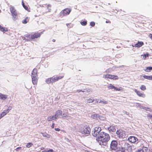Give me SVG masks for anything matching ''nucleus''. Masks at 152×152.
Listing matches in <instances>:
<instances>
[{"instance_id": "1", "label": "nucleus", "mask_w": 152, "mask_h": 152, "mask_svg": "<svg viewBox=\"0 0 152 152\" xmlns=\"http://www.w3.org/2000/svg\"><path fill=\"white\" fill-rule=\"evenodd\" d=\"M110 139L109 135L102 132L100 133L99 136L96 138V140L101 145L104 146L107 145Z\"/></svg>"}, {"instance_id": "2", "label": "nucleus", "mask_w": 152, "mask_h": 152, "mask_svg": "<svg viewBox=\"0 0 152 152\" xmlns=\"http://www.w3.org/2000/svg\"><path fill=\"white\" fill-rule=\"evenodd\" d=\"M64 77V75L56 76V77L53 76L45 80V82L48 84H53V83L58 81L63 78Z\"/></svg>"}, {"instance_id": "3", "label": "nucleus", "mask_w": 152, "mask_h": 152, "mask_svg": "<svg viewBox=\"0 0 152 152\" xmlns=\"http://www.w3.org/2000/svg\"><path fill=\"white\" fill-rule=\"evenodd\" d=\"M122 152H131L132 151V145L128 142H124L123 145H122Z\"/></svg>"}, {"instance_id": "4", "label": "nucleus", "mask_w": 152, "mask_h": 152, "mask_svg": "<svg viewBox=\"0 0 152 152\" xmlns=\"http://www.w3.org/2000/svg\"><path fill=\"white\" fill-rule=\"evenodd\" d=\"M119 141L115 140V152H122V145Z\"/></svg>"}, {"instance_id": "5", "label": "nucleus", "mask_w": 152, "mask_h": 152, "mask_svg": "<svg viewBox=\"0 0 152 152\" xmlns=\"http://www.w3.org/2000/svg\"><path fill=\"white\" fill-rule=\"evenodd\" d=\"M128 141L129 142L132 143L137 144L139 142V140L135 136H130L128 137L126 141Z\"/></svg>"}, {"instance_id": "6", "label": "nucleus", "mask_w": 152, "mask_h": 152, "mask_svg": "<svg viewBox=\"0 0 152 152\" xmlns=\"http://www.w3.org/2000/svg\"><path fill=\"white\" fill-rule=\"evenodd\" d=\"M10 11L12 15L14 20H15L17 17V14L16 10L13 7H11L10 8Z\"/></svg>"}, {"instance_id": "7", "label": "nucleus", "mask_w": 152, "mask_h": 152, "mask_svg": "<svg viewBox=\"0 0 152 152\" xmlns=\"http://www.w3.org/2000/svg\"><path fill=\"white\" fill-rule=\"evenodd\" d=\"M71 11V10L68 8L62 10L60 12L61 16H63L68 15Z\"/></svg>"}, {"instance_id": "8", "label": "nucleus", "mask_w": 152, "mask_h": 152, "mask_svg": "<svg viewBox=\"0 0 152 152\" xmlns=\"http://www.w3.org/2000/svg\"><path fill=\"white\" fill-rule=\"evenodd\" d=\"M80 132L83 134H88L90 132V129L89 128H88L86 126H84L80 130Z\"/></svg>"}, {"instance_id": "9", "label": "nucleus", "mask_w": 152, "mask_h": 152, "mask_svg": "<svg viewBox=\"0 0 152 152\" xmlns=\"http://www.w3.org/2000/svg\"><path fill=\"white\" fill-rule=\"evenodd\" d=\"M101 130V127H96L95 128L94 131L92 132V134L94 136H96L99 134Z\"/></svg>"}, {"instance_id": "10", "label": "nucleus", "mask_w": 152, "mask_h": 152, "mask_svg": "<svg viewBox=\"0 0 152 152\" xmlns=\"http://www.w3.org/2000/svg\"><path fill=\"white\" fill-rule=\"evenodd\" d=\"M43 33L42 32L41 33L35 32L31 34L32 40L39 38L40 37L41 35Z\"/></svg>"}, {"instance_id": "11", "label": "nucleus", "mask_w": 152, "mask_h": 152, "mask_svg": "<svg viewBox=\"0 0 152 152\" xmlns=\"http://www.w3.org/2000/svg\"><path fill=\"white\" fill-rule=\"evenodd\" d=\"M31 34H26L24 37H23L22 39L23 40H26L27 41H31L32 40Z\"/></svg>"}, {"instance_id": "12", "label": "nucleus", "mask_w": 152, "mask_h": 152, "mask_svg": "<svg viewBox=\"0 0 152 152\" xmlns=\"http://www.w3.org/2000/svg\"><path fill=\"white\" fill-rule=\"evenodd\" d=\"M99 100L98 99H94L93 97H91L86 100L87 103H90L94 102V104L98 103Z\"/></svg>"}, {"instance_id": "13", "label": "nucleus", "mask_w": 152, "mask_h": 152, "mask_svg": "<svg viewBox=\"0 0 152 152\" xmlns=\"http://www.w3.org/2000/svg\"><path fill=\"white\" fill-rule=\"evenodd\" d=\"M136 151L137 152H151L147 147L144 146L142 147L141 149L140 148L139 149H138Z\"/></svg>"}, {"instance_id": "14", "label": "nucleus", "mask_w": 152, "mask_h": 152, "mask_svg": "<svg viewBox=\"0 0 152 152\" xmlns=\"http://www.w3.org/2000/svg\"><path fill=\"white\" fill-rule=\"evenodd\" d=\"M123 131L121 129L117 130L116 132L117 136L119 138L123 137Z\"/></svg>"}, {"instance_id": "15", "label": "nucleus", "mask_w": 152, "mask_h": 152, "mask_svg": "<svg viewBox=\"0 0 152 152\" xmlns=\"http://www.w3.org/2000/svg\"><path fill=\"white\" fill-rule=\"evenodd\" d=\"M137 104H138V106L140 108L143 109L146 111H149L150 112L152 111V110L150 108L148 107H144L143 106L141 105L140 103H137Z\"/></svg>"}, {"instance_id": "16", "label": "nucleus", "mask_w": 152, "mask_h": 152, "mask_svg": "<svg viewBox=\"0 0 152 152\" xmlns=\"http://www.w3.org/2000/svg\"><path fill=\"white\" fill-rule=\"evenodd\" d=\"M144 44V43L143 42L138 41L135 44L134 46L135 48H139L141 47Z\"/></svg>"}, {"instance_id": "17", "label": "nucleus", "mask_w": 152, "mask_h": 152, "mask_svg": "<svg viewBox=\"0 0 152 152\" xmlns=\"http://www.w3.org/2000/svg\"><path fill=\"white\" fill-rule=\"evenodd\" d=\"M62 113V111L61 110H58L56 112V113L54 116L56 119L59 117L60 115H61Z\"/></svg>"}, {"instance_id": "18", "label": "nucleus", "mask_w": 152, "mask_h": 152, "mask_svg": "<svg viewBox=\"0 0 152 152\" xmlns=\"http://www.w3.org/2000/svg\"><path fill=\"white\" fill-rule=\"evenodd\" d=\"M37 69L34 68L33 70L32 73H31V77H37Z\"/></svg>"}, {"instance_id": "19", "label": "nucleus", "mask_w": 152, "mask_h": 152, "mask_svg": "<svg viewBox=\"0 0 152 152\" xmlns=\"http://www.w3.org/2000/svg\"><path fill=\"white\" fill-rule=\"evenodd\" d=\"M32 83L34 85H37L38 82V79L37 77H31Z\"/></svg>"}, {"instance_id": "20", "label": "nucleus", "mask_w": 152, "mask_h": 152, "mask_svg": "<svg viewBox=\"0 0 152 152\" xmlns=\"http://www.w3.org/2000/svg\"><path fill=\"white\" fill-rule=\"evenodd\" d=\"M115 90L119 91H124V88L121 87H119L118 88L115 86Z\"/></svg>"}, {"instance_id": "21", "label": "nucleus", "mask_w": 152, "mask_h": 152, "mask_svg": "<svg viewBox=\"0 0 152 152\" xmlns=\"http://www.w3.org/2000/svg\"><path fill=\"white\" fill-rule=\"evenodd\" d=\"M0 31L4 33L8 31V30L7 28L3 27L0 25Z\"/></svg>"}, {"instance_id": "22", "label": "nucleus", "mask_w": 152, "mask_h": 152, "mask_svg": "<svg viewBox=\"0 0 152 152\" xmlns=\"http://www.w3.org/2000/svg\"><path fill=\"white\" fill-rule=\"evenodd\" d=\"M7 95H4L0 93V99L3 100H5L7 99Z\"/></svg>"}, {"instance_id": "23", "label": "nucleus", "mask_w": 152, "mask_h": 152, "mask_svg": "<svg viewBox=\"0 0 152 152\" xmlns=\"http://www.w3.org/2000/svg\"><path fill=\"white\" fill-rule=\"evenodd\" d=\"M56 119V118L54 115L49 116L47 118V120L48 121H50Z\"/></svg>"}, {"instance_id": "24", "label": "nucleus", "mask_w": 152, "mask_h": 152, "mask_svg": "<svg viewBox=\"0 0 152 152\" xmlns=\"http://www.w3.org/2000/svg\"><path fill=\"white\" fill-rule=\"evenodd\" d=\"M22 6L23 8L26 10H27L29 12L30 11V8H29L27 6H25L24 4V3L23 1H22Z\"/></svg>"}, {"instance_id": "25", "label": "nucleus", "mask_w": 152, "mask_h": 152, "mask_svg": "<svg viewBox=\"0 0 152 152\" xmlns=\"http://www.w3.org/2000/svg\"><path fill=\"white\" fill-rule=\"evenodd\" d=\"M29 18L28 17H26L22 20V23L24 24H26L29 21Z\"/></svg>"}, {"instance_id": "26", "label": "nucleus", "mask_w": 152, "mask_h": 152, "mask_svg": "<svg viewBox=\"0 0 152 152\" xmlns=\"http://www.w3.org/2000/svg\"><path fill=\"white\" fill-rule=\"evenodd\" d=\"M42 136L45 137H46L47 138H50V135L48 134L46 132L45 133H41Z\"/></svg>"}, {"instance_id": "27", "label": "nucleus", "mask_w": 152, "mask_h": 152, "mask_svg": "<svg viewBox=\"0 0 152 152\" xmlns=\"http://www.w3.org/2000/svg\"><path fill=\"white\" fill-rule=\"evenodd\" d=\"M152 70L151 66H147L146 67V69H144V71L147 72H150Z\"/></svg>"}, {"instance_id": "28", "label": "nucleus", "mask_w": 152, "mask_h": 152, "mask_svg": "<svg viewBox=\"0 0 152 152\" xmlns=\"http://www.w3.org/2000/svg\"><path fill=\"white\" fill-rule=\"evenodd\" d=\"M150 56V54L148 53H144L141 55V56H143V58L144 59H145L146 58L148 57L149 56Z\"/></svg>"}, {"instance_id": "29", "label": "nucleus", "mask_w": 152, "mask_h": 152, "mask_svg": "<svg viewBox=\"0 0 152 152\" xmlns=\"http://www.w3.org/2000/svg\"><path fill=\"white\" fill-rule=\"evenodd\" d=\"M105 77L106 78L113 79L114 78V76L112 75L109 74H107L105 75Z\"/></svg>"}, {"instance_id": "30", "label": "nucleus", "mask_w": 152, "mask_h": 152, "mask_svg": "<svg viewBox=\"0 0 152 152\" xmlns=\"http://www.w3.org/2000/svg\"><path fill=\"white\" fill-rule=\"evenodd\" d=\"M108 130L110 132H113L114 130V126H110L108 128Z\"/></svg>"}, {"instance_id": "31", "label": "nucleus", "mask_w": 152, "mask_h": 152, "mask_svg": "<svg viewBox=\"0 0 152 152\" xmlns=\"http://www.w3.org/2000/svg\"><path fill=\"white\" fill-rule=\"evenodd\" d=\"M110 148L112 150H114V140L112 141L110 144Z\"/></svg>"}, {"instance_id": "32", "label": "nucleus", "mask_w": 152, "mask_h": 152, "mask_svg": "<svg viewBox=\"0 0 152 152\" xmlns=\"http://www.w3.org/2000/svg\"><path fill=\"white\" fill-rule=\"evenodd\" d=\"M98 103H102L104 104H106L108 103V102L107 101L103 99L102 100H100L99 102V101Z\"/></svg>"}, {"instance_id": "33", "label": "nucleus", "mask_w": 152, "mask_h": 152, "mask_svg": "<svg viewBox=\"0 0 152 152\" xmlns=\"http://www.w3.org/2000/svg\"><path fill=\"white\" fill-rule=\"evenodd\" d=\"M80 23L82 25L84 26L87 24V20H84L80 22Z\"/></svg>"}, {"instance_id": "34", "label": "nucleus", "mask_w": 152, "mask_h": 152, "mask_svg": "<svg viewBox=\"0 0 152 152\" xmlns=\"http://www.w3.org/2000/svg\"><path fill=\"white\" fill-rule=\"evenodd\" d=\"M8 113V110H4L1 114L2 115V116H4L5 115H6L7 113Z\"/></svg>"}, {"instance_id": "35", "label": "nucleus", "mask_w": 152, "mask_h": 152, "mask_svg": "<svg viewBox=\"0 0 152 152\" xmlns=\"http://www.w3.org/2000/svg\"><path fill=\"white\" fill-rule=\"evenodd\" d=\"M140 89L142 91H145L146 89V86L144 85H142L140 86Z\"/></svg>"}, {"instance_id": "36", "label": "nucleus", "mask_w": 152, "mask_h": 152, "mask_svg": "<svg viewBox=\"0 0 152 152\" xmlns=\"http://www.w3.org/2000/svg\"><path fill=\"white\" fill-rule=\"evenodd\" d=\"M143 77L145 79L150 80L151 75H144L143 76Z\"/></svg>"}, {"instance_id": "37", "label": "nucleus", "mask_w": 152, "mask_h": 152, "mask_svg": "<svg viewBox=\"0 0 152 152\" xmlns=\"http://www.w3.org/2000/svg\"><path fill=\"white\" fill-rule=\"evenodd\" d=\"M33 145V144L31 142H29L26 145V147L27 148H29L31 146Z\"/></svg>"}, {"instance_id": "38", "label": "nucleus", "mask_w": 152, "mask_h": 152, "mask_svg": "<svg viewBox=\"0 0 152 152\" xmlns=\"http://www.w3.org/2000/svg\"><path fill=\"white\" fill-rule=\"evenodd\" d=\"M134 91L136 93L138 96L140 93V91H139L137 90V89H134Z\"/></svg>"}, {"instance_id": "39", "label": "nucleus", "mask_w": 152, "mask_h": 152, "mask_svg": "<svg viewBox=\"0 0 152 152\" xmlns=\"http://www.w3.org/2000/svg\"><path fill=\"white\" fill-rule=\"evenodd\" d=\"M145 95L144 94L140 93V94L138 96L142 97H145Z\"/></svg>"}, {"instance_id": "40", "label": "nucleus", "mask_w": 152, "mask_h": 152, "mask_svg": "<svg viewBox=\"0 0 152 152\" xmlns=\"http://www.w3.org/2000/svg\"><path fill=\"white\" fill-rule=\"evenodd\" d=\"M90 25L92 27L94 26L95 25V22L93 21L91 22L90 23Z\"/></svg>"}, {"instance_id": "41", "label": "nucleus", "mask_w": 152, "mask_h": 152, "mask_svg": "<svg viewBox=\"0 0 152 152\" xmlns=\"http://www.w3.org/2000/svg\"><path fill=\"white\" fill-rule=\"evenodd\" d=\"M108 88L110 89H113L114 88V86L111 84H110V85L108 86Z\"/></svg>"}, {"instance_id": "42", "label": "nucleus", "mask_w": 152, "mask_h": 152, "mask_svg": "<svg viewBox=\"0 0 152 152\" xmlns=\"http://www.w3.org/2000/svg\"><path fill=\"white\" fill-rule=\"evenodd\" d=\"M124 67V65H121V66H116L115 65V69L116 68H121Z\"/></svg>"}, {"instance_id": "43", "label": "nucleus", "mask_w": 152, "mask_h": 152, "mask_svg": "<svg viewBox=\"0 0 152 152\" xmlns=\"http://www.w3.org/2000/svg\"><path fill=\"white\" fill-rule=\"evenodd\" d=\"M147 116L149 118V119H151L152 121V115L149 113L147 115Z\"/></svg>"}, {"instance_id": "44", "label": "nucleus", "mask_w": 152, "mask_h": 152, "mask_svg": "<svg viewBox=\"0 0 152 152\" xmlns=\"http://www.w3.org/2000/svg\"><path fill=\"white\" fill-rule=\"evenodd\" d=\"M66 26L68 27L71 28L73 26L72 24H71V23H67L66 24Z\"/></svg>"}, {"instance_id": "45", "label": "nucleus", "mask_w": 152, "mask_h": 152, "mask_svg": "<svg viewBox=\"0 0 152 152\" xmlns=\"http://www.w3.org/2000/svg\"><path fill=\"white\" fill-rule=\"evenodd\" d=\"M21 147H18V148H16L15 149V150H16V151H18V150H20V149H21Z\"/></svg>"}, {"instance_id": "46", "label": "nucleus", "mask_w": 152, "mask_h": 152, "mask_svg": "<svg viewBox=\"0 0 152 152\" xmlns=\"http://www.w3.org/2000/svg\"><path fill=\"white\" fill-rule=\"evenodd\" d=\"M123 113H124V114H126V115H129V112H128L125 111H123Z\"/></svg>"}, {"instance_id": "47", "label": "nucleus", "mask_w": 152, "mask_h": 152, "mask_svg": "<svg viewBox=\"0 0 152 152\" xmlns=\"http://www.w3.org/2000/svg\"><path fill=\"white\" fill-rule=\"evenodd\" d=\"M11 109H12V107H8L7 109V110H8V113H9L10 110H11Z\"/></svg>"}, {"instance_id": "48", "label": "nucleus", "mask_w": 152, "mask_h": 152, "mask_svg": "<svg viewBox=\"0 0 152 152\" xmlns=\"http://www.w3.org/2000/svg\"><path fill=\"white\" fill-rule=\"evenodd\" d=\"M46 152H53V150L52 149H50L47 151Z\"/></svg>"}, {"instance_id": "49", "label": "nucleus", "mask_w": 152, "mask_h": 152, "mask_svg": "<svg viewBox=\"0 0 152 152\" xmlns=\"http://www.w3.org/2000/svg\"><path fill=\"white\" fill-rule=\"evenodd\" d=\"M118 77L117 75H115V80L118 79Z\"/></svg>"}, {"instance_id": "50", "label": "nucleus", "mask_w": 152, "mask_h": 152, "mask_svg": "<svg viewBox=\"0 0 152 152\" xmlns=\"http://www.w3.org/2000/svg\"><path fill=\"white\" fill-rule=\"evenodd\" d=\"M149 37L150 39H152V34L150 33L149 34Z\"/></svg>"}, {"instance_id": "51", "label": "nucleus", "mask_w": 152, "mask_h": 152, "mask_svg": "<svg viewBox=\"0 0 152 152\" xmlns=\"http://www.w3.org/2000/svg\"><path fill=\"white\" fill-rule=\"evenodd\" d=\"M55 130L57 131H59L60 130V129L58 128H55Z\"/></svg>"}, {"instance_id": "52", "label": "nucleus", "mask_w": 152, "mask_h": 152, "mask_svg": "<svg viewBox=\"0 0 152 152\" xmlns=\"http://www.w3.org/2000/svg\"><path fill=\"white\" fill-rule=\"evenodd\" d=\"M120 55H119L117 54L115 56V57L117 58H120Z\"/></svg>"}, {"instance_id": "53", "label": "nucleus", "mask_w": 152, "mask_h": 152, "mask_svg": "<svg viewBox=\"0 0 152 152\" xmlns=\"http://www.w3.org/2000/svg\"><path fill=\"white\" fill-rule=\"evenodd\" d=\"M55 124L54 123H53L51 127L52 128H53L54 127Z\"/></svg>"}, {"instance_id": "54", "label": "nucleus", "mask_w": 152, "mask_h": 152, "mask_svg": "<svg viewBox=\"0 0 152 152\" xmlns=\"http://www.w3.org/2000/svg\"><path fill=\"white\" fill-rule=\"evenodd\" d=\"M118 12V11H117V10H116V9L115 10V11H114L115 13H117V12Z\"/></svg>"}, {"instance_id": "55", "label": "nucleus", "mask_w": 152, "mask_h": 152, "mask_svg": "<svg viewBox=\"0 0 152 152\" xmlns=\"http://www.w3.org/2000/svg\"><path fill=\"white\" fill-rule=\"evenodd\" d=\"M150 80H152V75H151Z\"/></svg>"}, {"instance_id": "56", "label": "nucleus", "mask_w": 152, "mask_h": 152, "mask_svg": "<svg viewBox=\"0 0 152 152\" xmlns=\"http://www.w3.org/2000/svg\"><path fill=\"white\" fill-rule=\"evenodd\" d=\"M55 41H56V40H55V39H53L52 40V41H53V42H55Z\"/></svg>"}, {"instance_id": "57", "label": "nucleus", "mask_w": 152, "mask_h": 152, "mask_svg": "<svg viewBox=\"0 0 152 152\" xmlns=\"http://www.w3.org/2000/svg\"><path fill=\"white\" fill-rule=\"evenodd\" d=\"M109 22L110 23V21H106V23H109Z\"/></svg>"}, {"instance_id": "58", "label": "nucleus", "mask_w": 152, "mask_h": 152, "mask_svg": "<svg viewBox=\"0 0 152 152\" xmlns=\"http://www.w3.org/2000/svg\"><path fill=\"white\" fill-rule=\"evenodd\" d=\"M134 45H135V44H134V45L133 44V45H132V46L133 47H135Z\"/></svg>"}, {"instance_id": "59", "label": "nucleus", "mask_w": 152, "mask_h": 152, "mask_svg": "<svg viewBox=\"0 0 152 152\" xmlns=\"http://www.w3.org/2000/svg\"><path fill=\"white\" fill-rule=\"evenodd\" d=\"M0 12H1V10L0 9Z\"/></svg>"}, {"instance_id": "60", "label": "nucleus", "mask_w": 152, "mask_h": 152, "mask_svg": "<svg viewBox=\"0 0 152 152\" xmlns=\"http://www.w3.org/2000/svg\"><path fill=\"white\" fill-rule=\"evenodd\" d=\"M114 130H115V128Z\"/></svg>"}, {"instance_id": "61", "label": "nucleus", "mask_w": 152, "mask_h": 152, "mask_svg": "<svg viewBox=\"0 0 152 152\" xmlns=\"http://www.w3.org/2000/svg\"><path fill=\"white\" fill-rule=\"evenodd\" d=\"M115 61H118L117 60H116L115 59Z\"/></svg>"}, {"instance_id": "62", "label": "nucleus", "mask_w": 152, "mask_h": 152, "mask_svg": "<svg viewBox=\"0 0 152 152\" xmlns=\"http://www.w3.org/2000/svg\"><path fill=\"white\" fill-rule=\"evenodd\" d=\"M151 69H152V66H151Z\"/></svg>"}]
</instances>
